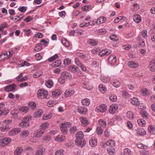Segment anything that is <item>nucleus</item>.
Wrapping results in <instances>:
<instances>
[{"label": "nucleus", "mask_w": 155, "mask_h": 155, "mask_svg": "<svg viewBox=\"0 0 155 155\" xmlns=\"http://www.w3.org/2000/svg\"><path fill=\"white\" fill-rule=\"evenodd\" d=\"M30 125V123L29 122H22L19 124V126L23 128H27Z\"/></svg>", "instance_id": "nucleus-36"}, {"label": "nucleus", "mask_w": 155, "mask_h": 155, "mask_svg": "<svg viewBox=\"0 0 155 155\" xmlns=\"http://www.w3.org/2000/svg\"><path fill=\"white\" fill-rule=\"evenodd\" d=\"M78 70V68L74 65H72L70 66L69 70L73 72H77Z\"/></svg>", "instance_id": "nucleus-33"}, {"label": "nucleus", "mask_w": 155, "mask_h": 155, "mask_svg": "<svg viewBox=\"0 0 155 155\" xmlns=\"http://www.w3.org/2000/svg\"><path fill=\"white\" fill-rule=\"evenodd\" d=\"M18 10L22 12H24L26 10V7L25 6H20L18 8Z\"/></svg>", "instance_id": "nucleus-64"}, {"label": "nucleus", "mask_w": 155, "mask_h": 155, "mask_svg": "<svg viewBox=\"0 0 155 155\" xmlns=\"http://www.w3.org/2000/svg\"><path fill=\"white\" fill-rule=\"evenodd\" d=\"M74 92V91L72 90H66L65 92V95L66 97H69L71 95L73 94Z\"/></svg>", "instance_id": "nucleus-42"}, {"label": "nucleus", "mask_w": 155, "mask_h": 155, "mask_svg": "<svg viewBox=\"0 0 155 155\" xmlns=\"http://www.w3.org/2000/svg\"><path fill=\"white\" fill-rule=\"evenodd\" d=\"M11 139L9 138L5 137L2 139L0 142V146L4 147L10 143Z\"/></svg>", "instance_id": "nucleus-2"}, {"label": "nucleus", "mask_w": 155, "mask_h": 155, "mask_svg": "<svg viewBox=\"0 0 155 155\" xmlns=\"http://www.w3.org/2000/svg\"><path fill=\"white\" fill-rule=\"evenodd\" d=\"M43 74V73L40 71H37L33 74V77L34 78H37L41 76Z\"/></svg>", "instance_id": "nucleus-46"}, {"label": "nucleus", "mask_w": 155, "mask_h": 155, "mask_svg": "<svg viewBox=\"0 0 155 155\" xmlns=\"http://www.w3.org/2000/svg\"><path fill=\"white\" fill-rule=\"evenodd\" d=\"M76 139H79L83 138L84 135L81 131H79L76 134Z\"/></svg>", "instance_id": "nucleus-41"}, {"label": "nucleus", "mask_w": 155, "mask_h": 155, "mask_svg": "<svg viewBox=\"0 0 155 155\" xmlns=\"http://www.w3.org/2000/svg\"><path fill=\"white\" fill-rule=\"evenodd\" d=\"M98 123L101 127H104L106 126L107 122L103 119H100L99 120Z\"/></svg>", "instance_id": "nucleus-40"}, {"label": "nucleus", "mask_w": 155, "mask_h": 155, "mask_svg": "<svg viewBox=\"0 0 155 155\" xmlns=\"http://www.w3.org/2000/svg\"><path fill=\"white\" fill-rule=\"evenodd\" d=\"M97 133L98 135H101L103 132V130L101 127H98L97 128Z\"/></svg>", "instance_id": "nucleus-59"}, {"label": "nucleus", "mask_w": 155, "mask_h": 155, "mask_svg": "<svg viewBox=\"0 0 155 155\" xmlns=\"http://www.w3.org/2000/svg\"><path fill=\"white\" fill-rule=\"evenodd\" d=\"M109 99L111 102H115L117 100V97L116 95L112 94L109 97Z\"/></svg>", "instance_id": "nucleus-48"}, {"label": "nucleus", "mask_w": 155, "mask_h": 155, "mask_svg": "<svg viewBox=\"0 0 155 155\" xmlns=\"http://www.w3.org/2000/svg\"><path fill=\"white\" fill-rule=\"evenodd\" d=\"M118 108V107L117 105L112 104L110 107L109 110V112L111 114H114L115 113Z\"/></svg>", "instance_id": "nucleus-11"}, {"label": "nucleus", "mask_w": 155, "mask_h": 155, "mask_svg": "<svg viewBox=\"0 0 155 155\" xmlns=\"http://www.w3.org/2000/svg\"><path fill=\"white\" fill-rule=\"evenodd\" d=\"M29 132L28 130H24L22 131L20 134V137H21L25 138L27 137L29 134Z\"/></svg>", "instance_id": "nucleus-29"}, {"label": "nucleus", "mask_w": 155, "mask_h": 155, "mask_svg": "<svg viewBox=\"0 0 155 155\" xmlns=\"http://www.w3.org/2000/svg\"><path fill=\"white\" fill-rule=\"evenodd\" d=\"M77 111L81 114H85L87 111V109L86 107H81L78 109Z\"/></svg>", "instance_id": "nucleus-17"}, {"label": "nucleus", "mask_w": 155, "mask_h": 155, "mask_svg": "<svg viewBox=\"0 0 155 155\" xmlns=\"http://www.w3.org/2000/svg\"><path fill=\"white\" fill-rule=\"evenodd\" d=\"M131 48V45H125L123 46V49L126 50H129Z\"/></svg>", "instance_id": "nucleus-60"}, {"label": "nucleus", "mask_w": 155, "mask_h": 155, "mask_svg": "<svg viewBox=\"0 0 155 155\" xmlns=\"http://www.w3.org/2000/svg\"><path fill=\"white\" fill-rule=\"evenodd\" d=\"M48 95V92L46 90H39L38 91L37 96L40 99H44L46 98Z\"/></svg>", "instance_id": "nucleus-1"}, {"label": "nucleus", "mask_w": 155, "mask_h": 155, "mask_svg": "<svg viewBox=\"0 0 155 155\" xmlns=\"http://www.w3.org/2000/svg\"><path fill=\"white\" fill-rule=\"evenodd\" d=\"M61 42L64 46L66 47H68L69 46V43L65 39L62 40Z\"/></svg>", "instance_id": "nucleus-57"}, {"label": "nucleus", "mask_w": 155, "mask_h": 155, "mask_svg": "<svg viewBox=\"0 0 155 155\" xmlns=\"http://www.w3.org/2000/svg\"><path fill=\"white\" fill-rule=\"evenodd\" d=\"M71 126V124L69 122H64L61 124L59 126L60 127H69Z\"/></svg>", "instance_id": "nucleus-39"}, {"label": "nucleus", "mask_w": 155, "mask_h": 155, "mask_svg": "<svg viewBox=\"0 0 155 155\" xmlns=\"http://www.w3.org/2000/svg\"><path fill=\"white\" fill-rule=\"evenodd\" d=\"M124 155H132L130 150L128 148H126L124 150Z\"/></svg>", "instance_id": "nucleus-53"}, {"label": "nucleus", "mask_w": 155, "mask_h": 155, "mask_svg": "<svg viewBox=\"0 0 155 155\" xmlns=\"http://www.w3.org/2000/svg\"><path fill=\"white\" fill-rule=\"evenodd\" d=\"M130 101L131 103L134 105L138 106L140 104V102L138 99L136 97L131 99Z\"/></svg>", "instance_id": "nucleus-22"}, {"label": "nucleus", "mask_w": 155, "mask_h": 155, "mask_svg": "<svg viewBox=\"0 0 155 155\" xmlns=\"http://www.w3.org/2000/svg\"><path fill=\"white\" fill-rule=\"evenodd\" d=\"M126 116L128 119H134V114L131 111H128L127 113Z\"/></svg>", "instance_id": "nucleus-45"}, {"label": "nucleus", "mask_w": 155, "mask_h": 155, "mask_svg": "<svg viewBox=\"0 0 155 155\" xmlns=\"http://www.w3.org/2000/svg\"><path fill=\"white\" fill-rule=\"evenodd\" d=\"M127 64L130 67L132 68H136L139 66V64L138 62L133 61L128 62Z\"/></svg>", "instance_id": "nucleus-9"}, {"label": "nucleus", "mask_w": 155, "mask_h": 155, "mask_svg": "<svg viewBox=\"0 0 155 155\" xmlns=\"http://www.w3.org/2000/svg\"><path fill=\"white\" fill-rule=\"evenodd\" d=\"M68 127H60L61 131L63 134H67L68 131Z\"/></svg>", "instance_id": "nucleus-55"}, {"label": "nucleus", "mask_w": 155, "mask_h": 155, "mask_svg": "<svg viewBox=\"0 0 155 155\" xmlns=\"http://www.w3.org/2000/svg\"><path fill=\"white\" fill-rule=\"evenodd\" d=\"M0 130L2 132L7 131L8 130L7 128V126L3 125L0 128Z\"/></svg>", "instance_id": "nucleus-63"}, {"label": "nucleus", "mask_w": 155, "mask_h": 155, "mask_svg": "<svg viewBox=\"0 0 155 155\" xmlns=\"http://www.w3.org/2000/svg\"><path fill=\"white\" fill-rule=\"evenodd\" d=\"M61 60H57L53 63L52 66L55 67H58L61 64Z\"/></svg>", "instance_id": "nucleus-44"}, {"label": "nucleus", "mask_w": 155, "mask_h": 155, "mask_svg": "<svg viewBox=\"0 0 155 155\" xmlns=\"http://www.w3.org/2000/svg\"><path fill=\"white\" fill-rule=\"evenodd\" d=\"M16 86V85L15 84L9 85L5 87V90L8 92L12 91L15 89Z\"/></svg>", "instance_id": "nucleus-4"}, {"label": "nucleus", "mask_w": 155, "mask_h": 155, "mask_svg": "<svg viewBox=\"0 0 155 155\" xmlns=\"http://www.w3.org/2000/svg\"><path fill=\"white\" fill-rule=\"evenodd\" d=\"M42 49V44L41 43L36 44L34 48V51L36 52L41 51Z\"/></svg>", "instance_id": "nucleus-37"}, {"label": "nucleus", "mask_w": 155, "mask_h": 155, "mask_svg": "<svg viewBox=\"0 0 155 155\" xmlns=\"http://www.w3.org/2000/svg\"><path fill=\"white\" fill-rule=\"evenodd\" d=\"M111 53V51L110 50H103L101 51L99 53L98 55L100 57H103L105 55H107Z\"/></svg>", "instance_id": "nucleus-16"}, {"label": "nucleus", "mask_w": 155, "mask_h": 155, "mask_svg": "<svg viewBox=\"0 0 155 155\" xmlns=\"http://www.w3.org/2000/svg\"><path fill=\"white\" fill-rule=\"evenodd\" d=\"M82 104L83 105L88 106L90 104V101L89 99L86 98L81 101Z\"/></svg>", "instance_id": "nucleus-35"}, {"label": "nucleus", "mask_w": 155, "mask_h": 155, "mask_svg": "<svg viewBox=\"0 0 155 155\" xmlns=\"http://www.w3.org/2000/svg\"><path fill=\"white\" fill-rule=\"evenodd\" d=\"M133 20L136 23H139L141 21V16L139 14L134 15L133 17Z\"/></svg>", "instance_id": "nucleus-21"}, {"label": "nucleus", "mask_w": 155, "mask_h": 155, "mask_svg": "<svg viewBox=\"0 0 155 155\" xmlns=\"http://www.w3.org/2000/svg\"><path fill=\"white\" fill-rule=\"evenodd\" d=\"M28 107L32 109H34L36 107V104L33 102H30L28 104Z\"/></svg>", "instance_id": "nucleus-47"}, {"label": "nucleus", "mask_w": 155, "mask_h": 155, "mask_svg": "<svg viewBox=\"0 0 155 155\" xmlns=\"http://www.w3.org/2000/svg\"><path fill=\"white\" fill-rule=\"evenodd\" d=\"M101 80L103 82L107 83L110 81V78L108 77H102L101 78Z\"/></svg>", "instance_id": "nucleus-52"}, {"label": "nucleus", "mask_w": 155, "mask_h": 155, "mask_svg": "<svg viewBox=\"0 0 155 155\" xmlns=\"http://www.w3.org/2000/svg\"><path fill=\"white\" fill-rule=\"evenodd\" d=\"M43 140L45 142H48L51 140V137L49 136H45L43 138Z\"/></svg>", "instance_id": "nucleus-62"}, {"label": "nucleus", "mask_w": 155, "mask_h": 155, "mask_svg": "<svg viewBox=\"0 0 155 155\" xmlns=\"http://www.w3.org/2000/svg\"><path fill=\"white\" fill-rule=\"evenodd\" d=\"M107 150L109 154L110 155H113L114 153V148L109 147L107 148Z\"/></svg>", "instance_id": "nucleus-49"}, {"label": "nucleus", "mask_w": 155, "mask_h": 155, "mask_svg": "<svg viewBox=\"0 0 155 155\" xmlns=\"http://www.w3.org/2000/svg\"><path fill=\"white\" fill-rule=\"evenodd\" d=\"M80 119L83 126H86L89 124V123L86 117H81L80 118Z\"/></svg>", "instance_id": "nucleus-15"}, {"label": "nucleus", "mask_w": 155, "mask_h": 155, "mask_svg": "<svg viewBox=\"0 0 155 155\" xmlns=\"http://www.w3.org/2000/svg\"><path fill=\"white\" fill-rule=\"evenodd\" d=\"M43 113V112L41 110H38L35 112L34 116L35 118L39 117L42 115Z\"/></svg>", "instance_id": "nucleus-24"}, {"label": "nucleus", "mask_w": 155, "mask_h": 155, "mask_svg": "<svg viewBox=\"0 0 155 155\" xmlns=\"http://www.w3.org/2000/svg\"><path fill=\"white\" fill-rule=\"evenodd\" d=\"M45 85L48 87L50 88L53 85V82L51 80H48L45 82Z\"/></svg>", "instance_id": "nucleus-50"}, {"label": "nucleus", "mask_w": 155, "mask_h": 155, "mask_svg": "<svg viewBox=\"0 0 155 155\" xmlns=\"http://www.w3.org/2000/svg\"><path fill=\"white\" fill-rule=\"evenodd\" d=\"M109 63L111 64H113L116 62V58L115 55H111L108 58Z\"/></svg>", "instance_id": "nucleus-13"}, {"label": "nucleus", "mask_w": 155, "mask_h": 155, "mask_svg": "<svg viewBox=\"0 0 155 155\" xmlns=\"http://www.w3.org/2000/svg\"><path fill=\"white\" fill-rule=\"evenodd\" d=\"M64 150H57L55 153V155H64Z\"/></svg>", "instance_id": "nucleus-61"}, {"label": "nucleus", "mask_w": 155, "mask_h": 155, "mask_svg": "<svg viewBox=\"0 0 155 155\" xmlns=\"http://www.w3.org/2000/svg\"><path fill=\"white\" fill-rule=\"evenodd\" d=\"M76 144L80 147H83L86 144V141L83 138L76 139L75 141Z\"/></svg>", "instance_id": "nucleus-3"}, {"label": "nucleus", "mask_w": 155, "mask_h": 155, "mask_svg": "<svg viewBox=\"0 0 155 155\" xmlns=\"http://www.w3.org/2000/svg\"><path fill=\"white\" fill-rule=\"evenodd\" d=\"M57 103V101L55 100H49L47 103V106L48 107H52Z\"/></svg>", "instance_id": "nucleus-34"}, {"label": "nucleus", "mask_w": 155, "mask_h": 155, "mask_svg": "<svg viewBox=\"0 0 155 155\" xmlns=\"http://www.w3.org/2000/svg\"><path fill=\"white\" fill-rule=\"evenodd\" d=\"M98 88L99 91L103 94L105 93L107 90V88L105 86L102 84L99 85Z\"/></svg>", "instance_id": "nucleus-25"}, {"label": "nucleus", "mask_w": 155, "mask_h": 155, "mask_svg": "<svg viewBox=\"0 0 155 155\" xmlns=\"http://www.w3.org/2000/svg\"><path fill=\"white\" fill-rule=\"evenodd\" d=\"M83 87L87 90L90 91L92 88V86L89 82H85L83 85Z\"/></svg>", "instance_id": "nucleus-20"}, {"label": "nucleus", "mask_w": 155, "mask_h": 155, "mask_svg": "<svg viewBox=\"0 0 155 155\" xmlns=\"http://www.w3.org/2000/svg\"><path fill=\"white\" fill-rule=\"evenodd\" d=\"M44 130H41L39 129V130H36L34 133V137L35 138H39L41 137L43 134L45 133Z\"/></svg>", "instance_id": "nucleus-8"}, {"label": "nucleus", "mask_w": 155, "mask_h": 155, "mask_svg": "<svg viewBox=\"0 0 155 155\" xmlns=\"http://www.w3.org/2000/svg\"><path fill=\"white\" fill-rule=\"evenodd\" d=\"M113 83V85L116 87H119L120 84V82L117 80H115Z\"/></svg>", "instance_id": "nucleus-51"}, {"label": "nucleus", "mask_w": 155, "mask_h": 155, "mask_svg": "<svg viewBox=\"0 0 155 155\" xmlns=\"http://www.w3.org/2000/svg\"><path fill=\"white\" fill-rule=\"evenodd\" d=\"M148 67L151 71L152 72L155 71V58L150 62Z\"/></svg>", "instance_id": "nucleus-7"}, {"label": "nucleus", "mask_w": 155, "mask_h": 155, "mask_svg": "<svg viewBox=\"0 0 155 155\" xmlns=\"http://www.w3.org/2000/svg\"><path fill=\"white\" fill-rule=\"evenodd\" d=\"M106 31L105 29H98L95 31V33L97 34L102 35L105 34L106 33Z\"/></svg>", "instance_id": "nucleus-38"}, {"label": "nucleus", "mask_w": 155, "mask_h": 155, "mask_svg": "<svg viewBox=\"0 0 155 155\" xmlns=\"http://www.w3.org/2000/svg\"><path fill=\"white\" fill-rule=\"evenodd\" d=\"M52 114L51 113H49L48 115L44 114L42 116V119L43 120H47L51 118L52 117Z\"/></svg>", "instance_id": "nucleus-43"}, {"label": "nucleus", "mask_w": 155, "mask_h": 155, "mask_svg": "<svg viewBox=\"0 0 155 155\" xmlns=\"http://www.w3.org/2000/svg\"><path fill=\"white\" fill-rule=\"evenodd\" d=\"M137 134L141 136H143L146 134V131L143 128H138L137 130Z\"/></svg>", "instance_id": "nucleus-30"}, {"label": "nucleus", "mask_w": 155, "mask_h": 155, "mask_svg": "<svg viewBox=\"0 0 155 155\" xmlns=\"http://www.w3.org/2000/svg\"><path fill=\"white\" fill-rule=\"evenodd\" d=\"M88 44L90 46H95L98 44L97 41L94 39H90L87 41Z\"/></svg>", "instance_id": "nucleus-26"}, {"label": "nucleus", "mask_w": 155, "mask_h": 155, "mask_svg": "<svg viewBox=\"0 0 155 155\" xmlns=\"http://www.w3.org/2000/svg\"><path fill=\"white\" fill-rule=\"evenodd\" d=\"M75 62L76 64L78 66L80 67L82 70L84 71H86L87 70L86 67L79 61L78 58H75Z\"/></svg>", "instance_id": "nucleus-6"}, {"label": "nucleus", "mask_w": 155, "mask_h": 155, "mask_svg": "<svg viewBox=\"0 0 155 155\" xmlns=\"http://www.w3.org/2000/svg\"><path fill=\"white\" fill-rule=\"evenodd\" d=\"M89 143L91 147H95L97 144V139L94 137H92L89 140Z\"/></svg>", "instance_id": "nucleus-14"}, {"label": "nucleus", "mask_w": 155, "mask_h": 155, "mask_svg": "<svg viewBox=\"0 0 155 155\" xmlns=\"http://www.w3.org/2000/svg\"><path fill=\"white\" fill-rule=\"evenodd\" d=\"M107 20L106 18L103 16L98 18L96 21V24L98 25L104 22Z\"/></svg>", "instance_id": "nucleus-19"}, {"label": "nucleus", "mask_w": 155, "mask_h": 155, "mask_svg": "<svg viewBox=\"0 0 155 155\" xmlns=\"http://www.w3.org/2000/svg\"><path fill=\"white\" fill-rule=\"evenodd\" d=\"M58 58V56L57 55L55 54L54 55L48 59V61L50 62H52L55 59Z\"/></svg>", "instance_id": "nucleus-54"}, {"label": "nucleus", "mask_w": 155, "mask_h": 155, "mask_svg": "<svg viewBox=\"0 0 155 155\" xmlns=\"http://www.w3.org/2000/svg\"><path fill=\"white\" fill-rule=\"evenodd\" d=\"M23 148L21 147H17L15 151V155H21L23 151Z\"/></svg>", "instance_id": "nucleus-28"}, {"label": "nucleus", "mask_w": 155, "mask_h": 155, "mask_svg": "<svg viewBox=\"0 0 155 155\" xmlns=\"http://www.w3.org/2000/svg\"><path fill=\"white\" fill-rule=\"evenodd\" d=\"M21 131V129L20 128H15L9 132V134L10 136H15L16 134L19 133Z\"/></svg>", "instance_id": "nucleus-12"}, {"label": "nucleus", "mask_w": 155, "mask_h": 155, "mask_svg": "<svg viewBox=\"0 0 155 155\" xmlns=\"http://www.w3.org/2000/svg\"><path fill=\"white\" fill-rule=\"evenodd\" d=\"M45 149L41 146H39L36 152V155H43L45 153Z\"/></svg>", "instance_id": "nucleus-10"}, {"label": "nucleus", "mask_w": 155, "mask_h": 155, "mask_svg": "<svg viewBox=\"0 0 155 155\" xmlns=\"http://www.w3.org/2000/svg\"><path fill=\"white\" fill-rule=\"evenodd\" d=\"M107 110V106L105 104H102L98 107H96V111L97 112H104Z\"/></svg>", "instance_id": "nucleus-5"}, {"label": "nucleus", "mask_w": 155, "mask_h": 155, "mask_svg": "<svg viewBox=\"0 0 155 155\" xmlns=\"http://www.w3.org/2000/svg\"><path fill=\"white\" fill-rule=\"evenodd\" d=\"M106 145L110 148H113L115 146V142L112 140H110L106 143Z\"/></svg>", "instance_id": "nucleus-23"}, {"label": "nucleus", "mask_w": 155, "mask_h": 155, "mask_svg": "<svg viewBox=\"0 0 155 155\" xmlns=\"http://www.w3.org/2000/svg\"><path fill=\"white\" fill-rule=\"evenodd\" d=\"M31 120V117L30 116H28L26 117H25L22 120L23 122H28V121Z\"/></svg>", "instance_id": "nucleus-56"}, {"label": "nucleus", "mask_w": 155, "mask_h": 155, "mask_svg": "<svg viewBox=\"0 0 155 155\" xmlns=\"http://www.w3.org/2000/svg\"><path fill=\"white\" fill-rule=\"evenodd\" d=\"M62 77H64L65 79H70L72 78L71 75L69 73L64 72L62 73L61 74Z\"/></svg>", "instance_id": "nucleus-18"}, {"label": "nucleus", "mask_w": 155, "mask_h": 155, "mask_svg": "<svg viewBox=\"0 0 155 155\" xmlns=\"http://www.w3.org/2000/svg\"><path fill=\"white\" fill-rule=\"evenodd\" d=\"M49 125V123L48 122L44 123L40 126V129L41 130H44L45 132L46 129L48 127Z\"/></svg>", "instance_id": "nucleus-27"}, {"label": "nucleus", "mask_w": 155, "mask_h": 155, "mask_svg": "<svg viewBox=\"0 0 155 155\" xmlns=\"http://www.w3.org/2000/svg\"><path fill=\"white\" fill-rule=\"evenodd\" d=\"M154 130L155 131V124L154 125V127L153 126H150L148 127V131L151 134L153 133Z\"/></svg>", "instance_id": "nucleus-58"}, {"label": "nucleus", "mask_w": 155, "mask_h": 155, "mask_svg": "<svg viewBox=\"0 0 155 155\" xmlns=\"http://www.w3.org/2000/svg\"><path fill=\"white\" fill-rule=\"evenodd\" d=\"M137 122L139 125L141 127H144L146 125V121L143 119L138 120Z\"/></svg>", "instance_id": "nucleus-31"}, {"label": "nucleus", "mask_w": 155, "mask_h": 155, "mask_svg": "<svg viewBox=\"0 0 155 155\" xmlns=\"http://www.w3.org/2000/svg\"><path fill=\"white\" fill-rule=\"evenodd\" d=\"M64 140H65V137L63 135L57 136L55 139L56 141L58 142H62Z\"/></svg>", "instance_id": "nucleus-32"}]
</instances>
